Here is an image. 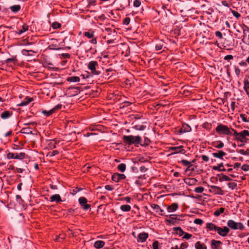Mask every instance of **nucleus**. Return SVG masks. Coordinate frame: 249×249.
<instances>
[{
	"label": "nucleus",
	"mask_w": 249,
	"mask_h": 249,
	"mask_svg": "<svg viewBox=\"0 0 249 249\" xmlns=\"http://www.w3.org/2000/svg\"><path fill=\"white\" fill-rule=\"evenodd\" d=\"M124 142L126 144L131 145L135 144L136 145L141 144L142 138L140 136H134L133 135L124 136L123 137Z\"/></svg>",
	"instance_id": "obj_1"
},
{
	"label": "nucleus",
	"mask_w": 249,
	"mask_h": 249,
	"mask_svg": "<svg viewBox=\"0 0 249 249\" xmlns=\"http://www.w3.org/2000/svg\"><path fill=\"white\" fill-rule=\"evenodd\" d=\"M216 133L219 135H231L232 133L230 130V128L226 125L222 124H218L215 128Z\"/></svg>",
	"instance_id": "obj_2"
},
{
	"label": "nucleus",
	"mask_w": 249,
	"mask_h": 249,
	"mask_svg": "<svg viewBox=\"0 0 249 249\" xmlns=\"http://www.w3.org/2000/svg\"><path fill=\"white\" fill-rule=\"evenodd\" d=\"M227 226L228 228H231V229L236 230H243L244 229V226L241 222H236L233 220H229L227 222Z\"/></svg>",
	"instance_id": "obj_3"
},
{
	"label": "nucleus",
	"mask_w": 249,
	"mask_h": 249,
	"mask_svg": "<svg viewBox=\"0 0 249 249\" xmlns=\"http://www.w3.org/2000/svg\"><path fill=\"white\" fill-rule=\"evenodd\" d=\"M98 67V63L96 61H90L88 65V69L90 71L91 74L93 75H98L100 72L96 70Z\"/></svg>",
	"instance_id": "obj_4"
},
{
	"label": "nucleus",
	"mask_w": 249,
	"mask_h": 249,
	"mask_svg": "<svg viewBox=\"0 0 249 249\" xmlns=\"http://www.w3.org/2000/svg\"><path fill=\"white\" fill-rule=\"evenodd\" d=\"M26 157V154L24 152L20 153H9L7 155V158L8 159H17L22 160Z\"/></svg>",
	"instance_id": "obj_5"
},
{
	"label": "nucleus",
	"mask_w": 249,
	"mask_h": 249,
	"mask_svg": "<svg viewBox=\"0 0 249 249\" xmlns=\"http://www.w3.org/2000/svg\"><path fill=\"white\" fill-rule=\"evenodd\" d=\"M80 92V88L70 87L66 90V94L70 97H73L78 94Z\"/></svg>",
	"instance_id": "obj_6"
},
{
	"label": "nucleus",
	"mask_w": 249,
	"mask_h": 249,
	"mask_svg": "<svg viewBox=\"0 0 249 249\" xmlns=\"http://www.w3.org/2000/svg\"><path fill=\"white\" fill-rule=\"evenodd\" d=\"M169 151H172L171 155L178 153L184 154L186 153V150L183 149V146L182 145L179 146L170 147H169Z\"/></svg>",
	"instance_id": "obj_7"
},
{
	"label": "nucleus",
	"mask_w": 249,
	"mask_h": 249,
	"mask_svg": "<svg viewBox=\"0 0 249 249\" xmlns=\"http://www.w3.org/2000/svg\"><path fill=\"white\" fill-rule=\"evenodd\" d=\"M84 36L88 38H91V40L89 41L91 43L93 44H97V39L96 37H94V31L90 29L87 32H84Z\"/></svg>",
	"instance_id": "obj_8"
},
{
	"label": "nucleus",
	"mask_w": 249,
	"mask_h": 249,
	"mask_svg": "<svg viewBox=\"0 0 249 249\" xmlns=\"http://www.w3.org/2000/svg\"><path fill=\"white\" fill-rule=\"evenodd\" d=\"M230 232V229L226 226H224L223 228H221L220 227H218L217 232V233L222 236V237H225L226 236L229 232Z\"/></svg>",
	"instance_id": "obj_9"
},
{
	"label": "nucleus",
	"mask_w": 249,
	"mask_h": 249,
	"mask_svg": "<svg viewBox=\"0 0 249 249\" xmlns=\"http://www.w3.org/2000/svg\"><path fill=\"white\" fill-rule=\"evenodd\" d=\"M210 191L215 194L222 195L224 194V191L219 187L216 186H211L210 187Z\"/></svg>",
	"instance_id": "obj_10"
},
{
	"label": "nucleus",
	"mask_w": 249,
	"mask_h": 249,
	"mask_svg": "<svg viewBox=\"0 0 249 249\" xmlns=\"http://www.w3.org/2000/svg\"><path fill=\"white\" fill-rule=\"evenodd\" d=\"M125 178V176L124 174H121L119 173H115L112 176V180L115 182H118Z\"/></svg>",
	"instance_id": "obj_11"
},
{
	"label": "nucleus",
	"mask_w": 249,
	"mask_h": 249,
	"mask_svg": "<svg viewBox=\"0 0 249 249\" xmlns=\"http://www.w3.org/2000/svg\"><path fill=\"white\" fill-rule=\"evenodd\" d=\"M222 244V242L213 239L211 241V249H221V245Z\"/></svg>",
	"instance_id": "obj_12"
},
{
	"label": "nucleus",
	"mask_w": 249,
	"mask_h": 249,
	"mask_svg": "<svg viewBox=\"0 0 249 249\" xmlns=\"http://www.w3.org/2000/svg\"><path fill=\"white\" fill-rule=\"evenodd\" d=\"M150 207L156 213H159L160 215H163V210L160 208V207L156 204V203H149Z\"/></svg>",
	"instance_id": "obj_13"
},
{
	"label": "nucleus",
	"mask_w": 249,
	"mask_h": 249,
	"mask_svg": "<svg viewBox=\"0 0 249 249\" xmlns=\"http://www.w3.org/2000/svg\"><path fill=\"white\" fill-rule=\"evenodd\" d=\"M184 181L186 184L192 186L196 184L197 180L195 178H187L184 179Z\"/></svg>",
	"instance_id": "obj_14"
},
{
	"label": "nucleus",
	"mask_w": 249,
	"mask_h": 249,
	"mask_svg": "<svg viewBox=\"0 0 249 249\" xmlns=\"http://www.w3.org/2000/svg\"><path fill=\"white\" fill-rule=\"evenodd\" d=\"M212 155L214 158L222 160L223 159V157L226 155V153L223 151L219 150L217 152L213 153Z\"/></svg>",
	"instance_id": "obj_15"
},
{
	"label": "nucleus",
	"mask_w": 249,
	"mask_h": 249,
	"mask_svg": "<svg viewBox=\"0 0 249 249\" xmlns=\"http://www.w3.org/2000/svg\"><path fill=\"white\" fill-rule=\"evenodd\" d=\"M211 145H212V146H213L214 147L218 148V149L222 148L224 146V143L220 141L213 142L211 143Z\"/></svg>",
	"instance_id": "obj_16"
},
{
	"label": "nucleus",
	"mask_w": 249,
	"mask_h": 249,
	"mask_svg": "<svg viewBox=\"0 0 249 249\" xmlns=\"http://www.w3.org/2000/svg\"><path fill=\"white\" fill-rule=\"evenodd\" d=\"M27 204L25 203H16L15 209L17 211H20L26 209Z\"/></svg>",
	"instance_id": "obj_17"
},
{
	"label": "nucleus",
	"mask_w": 249,
	"mask_h": 249,
	"mask_svg": "<svg viewBox=\"0 0 249 249\" xmlns=\"http://www.w3.org/2000/svg\"><path fill=\"white\" fill-rule=\"evenodd\" d=\"M218 227L215 224L209 222L206 224V228L208 229L210 231H214L217 232Z\"/></svg>",
	"instance_id": "obj_18"
},
{
	"label": "nucleus",
	"mask_w": 249,
	"mask_h": 249,
	"mask_svg": "<svg viewBox=\"0 0 249 249\" xmlns=\"http://www.w3.org/2000/svg\"><path fill=\"white\" fill-rule=\"evenodd\" d=\"M148 237V234L146 232L140 233L138 236L139 241L141 242H144L146 241Z\"/></svg>",
	"instance_id": "obj_19"
},
{
	"label": "nucleus",
	"mask_w": 249,
	"mask_h": 249,
	"mask_svg": "<svg viewBox=\"0 0 249 249\" xmlns=\"http://www.w3.org/2000/svg\"><path fill=\"white\" fill-rule=\"evenodd\" d=\"M243 83L244 89L249 98V81L247 79H245L244 80Z\"/></svg>",
	"instance_id": "obj_20"
},
{
	"label": "nucleus",
	"mask_w": 249,
	"mask_h": 249,
	"mask_svg": "<svg viewBox=\"0 0 249 249\" xmlns=\"http://www.w3.org/2000/svg\"><path fill=\"white\" fill-rule=\"evenodd\" d=\"M12 114L13 113L12 111L6 110L1 113L0 117L2 119H6L9 118Z\"/></svg>",
	"instance_id": "obj_21"
},
{
	"label": "nucleus",
	"mask_w": 249,
	"mask_h": 249,
	"mask_svg": "<svg viewBox=\"0 0 249 249\" xmlns=\"http://www.w3.org/2000/svg\"><path fill=\"white\" fill-rule=\"evenodd\" d=\"M195 247L196 249H207V246L200 241H197L195 243Z\"/></svg>",
	"instance_id": "obj_22"
},
{
	"label": "nucleus",
	"mask_w": 249,
	"mask_h": 249,
	"mask_svg": "<svg viewBox=\"0 0 249 249\" xmlns=\"http://www.w3.org/2000/svg\"><path fill=\"white\" fill-rule=\"evenodd\" d=\"M50 200L51 202L56 201V202H60L62 201L61 199V197L58 194H55L52 196L50 197Z\"/></svg>",
	"instance_id": "obj_23"
},
{
	"label": "nucleus",
	"mask_w": 249,
	"mask_h": 249,
	"mask_svg": "<svg viewBox=\"0 0 249 249\" xmlns=\"http://www.w3.org/2000/svg\"><path fill=\"white\" fill-rule=\"evenodd\" d=\"M195 161V160H193L192 161H188L186 160H182L180 161V162L185 166H187L189 168H190L192 166V163H194Z\"/></svg>",
	"instance_id": "obj_24"
},
{
	"label": "nucleus",
	"mask_w": 249,
	"mask_h": 249,
	"mask_svg": "<svg viewBox=\"0 0 249 249\" xmlns=\"http://www.w3.org/2000/svg\"><path fill=\"white\" fill-rule=\"evenodd\" d=\"M105 243L103 241L98 240L96 241L94 244V247L97 249L102 248L105 245Z\"/></svg>",
	"instance_id": "obj_25"
},
{
	"label": "nucleus",
	"mask_w": 249,
	"mask_h": 249,
	"mask_svg": "<svg viewBox=\"0 0 249 249\" xmlns=\"http://www.w3.org/2000/svg\"><path fill=\"white\" fill-rule=\"evenodd\" d=\"M191 130V127L187 124L183 125L182 127L180 130V132L181 133L188 132Z\"/></svg>",
	"instance_id": "obj_26"
},
{
	"label": "nucleus",
	"mask_w": 249,
	"mask_h": 249,
	"mask_svg": "<svg viewBox=\"0 0 249 249\" xmlns=\"http://www.w3.org/2000/svg\"><path fill=\"white\" fill-rule=\"evenodd\" d=\"M217 176L219 177V181L220 182L223 181H230L231 180V178H230L228 176L223 174H218Z\"/></svg>",
	"instance_id": "obj_27"
},
{
	"label": "nucleus",
	"mask_w": 249,
	"mask_h": 249,
	"mask_svg": "<svg viewBox=\"0 0 249 249\" xmlns=\"http://www.w3.org/2000/svg\"><path fill=\"white\" fill-rule=\"evenodd\" d=\"M33 101V99L31 98L26 97L24 101H22L19 105V106H25L29 104L30 102Z\"/></svg>",
	"instance_id": "obj_28"
},
{
	"label": "nucleus",
	"mask_w": 249,
	"mask_h": 249,
	"mask_svg": "<svg viewBox=\"0 0 249 249\" xmlns=\"http://www.w3.org/2000/svg\"><path fill=\"white\" fill-rule=\"evenodd\" d=\"M221 167H223V163H221L218 164L217 166H213V170H216L218 171H226V170L224 168H221Z\"/></svg>",
	"instance_id": "obj_29"
},
{
	"label": "nucleus",
	"mask_w": 249,
	"mask_h": 249,
	"mask_svg": "<svg viewBox=\"0 0 249 249\" xmlns=\"http://www.w3.org/2000/svg\"><path fill=\"white\" fill-rule=\"evenodd\" d=\"M178 208V203H172L167 207L169 212H172L176 211Z\"/></svg>",
	"instance_id": "obj_30"
},
{
	"label": "nucleus",
	"mask_w": 249,
	"mask_h": 249,
	"mask_svg": "<svg viewBox=\"0 0 249 249\" xmlns=\"http://www.w3.org/2000/svg\"><path fill=\"white\" fill-rule=\"evenodd\" d=\"M80 79L78 76H71L67 78V81L70 82H79Z\"/></svg>",
	"instance_id": "obj_31"
},
{
	"label": "nucleus",
	"mask_w": 249,
	"mask_h": 249,
	"mask_svg": "<svg viewBox=\"0 0 249 249\" xmlns=\"http://www.w3.org/2000/svg\"><path fill=\"white\" fill-rule=\"evenodd\" d=\"M11 11L14 13H17L20 11L21 6L19 5H14L10 7Z\"/></svg>",
	"instance_id": "obj_32"
},
{
	"label": "nucleus",
	"mask_w": 249,
	"mask_h": 249,
	"mask_svg": "<svg viewBox=\"0 0 249 249\" xmlns=\"http://www.w3.org/2000/svg\"><path fill=\"white\" fill-rule=\"evenodd\" d=\"M164 45V42L163 40H160L156 45L155 49L157 51L161 50Z\"/></svg>",
	"instance_id": "obj_33"
},
{
	"label": "nucleus",
	"mask_w": 249,
	"mask_h": 249,
	"mask_svg": "<svg viewBox=\"0 0 249 249\" xmlns=\"http://www.w3.org/2000/svg\"><path fill=\"white\" fill-rule=\"evenodd\" d=\"M173 230L176 231V234H178L180 236L183 235L184 233V231L179 227H174Z\"/></svg>",
	"instance_id": "obj_34"
},
{
	"label": "nucleus",
	"mask_w": 249,
	"mask_h": 249,
	"mask_svg": "<svg viewBox=\"0 0 249 249\" xmlns=\"http://www.w3.org/2000/svg\"><path fill=\"white\" fill-rule=\"evenodd\" d=\"M28 30V26L26 24H24L22 25V29H20V30H18L17 32V33L18 35H21L22 33H23L24 32H25Z\"/></svg>",
	"instance_id": "obj_35"
},
{
	"label": "nucleus",
	"mask_w": 249,
	"mask_h": 249,
	"mask_svg": "<svg viewBox=\"0 0 249 249\" xmlns=\"http://www.w3.org/2000/svg\"><path fill=\"white\" fill-rule=\"evenodd\" d=\"M231 129L232 131H233V136L235 137V138L236 140L239 141L241 142H244V141L242 139H241L240 137H238V136L239 135V133L237 132L235 129L231 128Z\"/></svg>",
	"instance_id": "obj_36"
},
{
	"label": "nucleus",
	"mask_w": 249,
	"mask_h": 249,
	"mask_svg": "<svg viewBox=\"0 0 249 249\" xmlns=\"http://www.w3.org/2000/svg\"><path fill=\"white\" fill-rule=\"evenodd\" d=\"M20 132L23 134H31L32 133V131L31 130L29 127H24L21 130Z\"/></svg>",
	"instance_id": "obj_37"
},
{
	"label": "nucleus",
	"mask_w": 249,
	"mask_h": 249,
	"mask_svg": "<svg viewBox=\"0 0 249 249\" xmlns=\"http://www.w3.org/2000/svg\"><path fill=\"white\" fill-rule=\"evenodd\" d=\"M224 210L225 208H220L218 209L214 212L213 214L216 216H218L224 212Z\"/></svg>",
	"instance_id": "obj_38"
},
{
	"label": "nucleus",
	"mask_w": 249,
	"mask_h": 249,
	"mask_svg": "<svg viewBox=\"0 0 249 249\" xmlns=\"http://www.w3.org/2000/svg\"><path fill=\"white\" fill-rule=\"evenodd\" d=\"M120 209L124 212H128L131 209V207L129 205H123L121 206Z\"/></svg>",
	"instance_id": "obj_39"
},
{
	"label": "nucleus",
	"mask_w": 249,
	"mask_h": 249,
	"mask_svg": "<svg viewBox=\"0 0 249 249\" xmlns=\"http://www.w3.org/2000/svg\"><path fill=\"white\" fill-rule=\"evenodd\" d=\"M82 190V188H78V187L73 188L70 189V193L72 195H74L76 194L79 191Z\"/></svg>",
	"instance_id": "obj_40"
},
{
	"label": "nucleus",
	"mask_w": 249,
	"mask_h": 249,
	"mask_svg": "<svg viewBox=\"0 0 249 249\" xmlns=\"http://www.w3.org/2000/svg\"><path fill=\"white\" fill-rule=\"evenodd\" d=\"M117 168L121 172H124L125 170L126 165L124 163H121L118 165Z\"/></svg>",
	"instance_id": "obj_41"
},
{
	"label": "nucleus",
	"mask_w": 249,
	"mask_h": 249,
	"mask_svg": "<svg viewBox=\"0 0 249 249\" xmlns=\"http://www.w3.org/2000/svg\"><path fill=\"white\" fill-rule=\"evenodd\" d=\"M81 207L84 210H88L90 207V205L88 203H79Z\"/></svg>",
	"instance_id": "obj_42"
},
{
	"label": "nucleus",
	"mask_w": 249,
	"mask_h": 249,
	"mask_svg": "<svg viewBox=\"0 0 249 249\" xmlns=\"http://www.w3.org/2000/svg\"><path fill=\"white\" fill-rule=\"evenodd\" d=\"M44 115H45L46 116H50V115L52 114L54 112V109H51V110H50L49 111H46V110H43L42 111V112Z\"/></svg>",
	"instance_id": "obj_43"
},
{
	"label": "nucleus",
	"mask_w": 249,
	"mask_h": 249,
	"mask_svg": "<svg viewBox=\"0 0 249 249\" xmlns=\"http://www.w3.org/2000/svg\"><path fill=\"white\" fill-rule=\"evenodd\" d=\"M204 188L203 187L200 186L195 188L194 191L197 193H201L203 192Z\"/></svg>",
	"instance_id": "obj_44"
},
{
	"label": "nucleus",
	"mask_w": 249,
	"mask_h": 249,
	"mask_svg": "<svg viewBox=\"0 0 249 249\" xmlns=\"http://www.w3.org/2000/svg\"><path fill=\"white\" fill-rule=\"evenodd\" d=\"M30 53H34V52L32 50H23L22 51V53L23 54L25 55H32Z\"/></svg>",
	"instance_id": "obj_45"
},
{
	"label": "nucleus",
	"mask_w": 249,
	"mask_h": 249,
	"mask_svg": "<svg viewBox=\"0 0 249 249\" xmlns=\"http://www.w3.org/2000/svg\"><path fill=\"white\" fill-rule=\"evenodd\" d=\"M228 186L231 189H234L237 187V184L235 182H229L228 183Z\"/></svg>",
	"instance_id": "obj_46"
},
{
	"label": "nucleus",
	"mask_w": 249,
	"mask_h": 249,
	"mask_svg": "<svg viewBox=\"0 0 249 249\" xmlns=\"http://www.w3.org/2000/svg\"><path fill=\"white\" fill-rule=\"evenodd\" d=\"M141 5V1L140 0H135L133 2V5L135 7H139Z\"/></svg>",
	"instance_id": "obj_47"
},
{
	"label": "nucleus",
	"mask_w": 249,
	"mask_h": 249,
	"mask_svg": "<svg viewBox=\"0 0 249 249\" xmlns=\"http://www.w3.org/2000/svg\"><path fill=\"white\" fill-rule=\"evenodd\" d=\"M150 142V141L148 138H145L144 141V143L142 144L141 143V144H140L142 146H146V145H148L149 144Z\"/></svg>",
	"instance_id": "obj_48"
},
{
	"label": "nucleus",
	"mask_w": 249,
	"mask_h": 249,
	"mask_svg": "<svg viewBox=\"0 0 249 249\" xmlns=\"http://www.w3.org/2000/svg\"><path fill=\"white\" fill-rule=\"evenodd\" d=\"M184 235L183 236L182 238L185 239L186 240H188V239H190L191 238V237L192 236V235L189 233L184 232Z\"/></svg>",
	"instance_id": "obj_49"
},
{
	"label": "nucleus",
	"mask_w": 249,
	"mask_h": 249,
	"mask_svg": "<svg viewBox=\"0 0 249 249\" xmlns=\"http://www.w3.org/2000/svg\"><path fill=\"white\" fill-rule=\"evenodd\" d=\"M194 223L196 224H198V225H202L203 223V221L201 219H199V218H196V219H195L194 221Z\"/></svg>",
	"instance_id": "obj_50"
},
{
	"label": "nucleus",
	"mask_w": 249,
	"mask_h": 249,
	"mask_svg": "<svg viewBox=\"0 0 249 249\" xmlns=\"http://www.w3.org/2000/svg\"><path fill=\"white\" fill-rule=\"evenodd\" d=\"M231 13L233 16H234L236 18H238L241 17V15L236 11L231 10Z\"/></svg>",
	"instance_id": "obj_51"
},
{
	"label": "nucleus",
	"mask_w": 249,
	"mask_h": 249,
	"mask_svg": "<svg viewBox=\"0 0 249 249\" xmlns=\"http://www.w3.org/2000/svg\"><path fill=\"white\" fill-rule=\"evenodd\" d=\"M65 236L64 235H59L58 236H56L55 238V241L56 242H60V239L63 240L65 239Z\"/></svg>",
	"instance_id": "obj_52"
},
{
	"label": "nucleus",
	"mask_w": 249,
	"mask_h": 249,
	"mask_svg": "<svg viewBox=\"0 0 249 249\" xmlns=\"http://www.w3.org/2000/svg\"><path fill=\"white\" fill-rule=\"evenodd\" d=\"M52 27L53 29L59 28L61 27V24L58 22H53L52 24Z\"/></svg>",
	"instance_id": "obj_53"
},
{
	"label": "nucleus",
	"mask_w": 249,
	"mask_h": 249,
	"mask_svg": "<svg viewBox=\"0 0 249 249\" xmlns=\"http://www.w3.org/2000/svg\"><path fill=\"white\" fill-rule=\"evenodd\" d=\"M118 200L120 201H126L127 202H129L130 201V198L128 196L122 197Z\"/></svg>",
	"instance_id": "obj_54"
},
{
	"label": "nucleus",
	"mask_w": 249,
	"mask_h": 249,
	"mask_svg": "<svg viewBox=\"0 0 249 249\" xmlns=\"http://www.w3.org/2000/svg\"><path fill=\"white\" fill-rule=\"evenodd\" d=\"M130 19L129 18L126 17L123 19V24L127 25L129 24Z\"/></svg>",
	"instance_id": "obj_55"
},
{
	"label": "nucleus",
	"mask_w": 249,
	"mask_h": 249,
	"mask_svg": "<svg viewBox=\"0 0 249 249\" xmlns=\"http://www.w3.org/2000/svg\"><path fill=\"white\" fill-rule=\"evenodd\" d=\"M188 244L187 242L182 243L181 244L179 249H185L187 248Z\"/></svg>",
	"instance_id": "obj_56"
},
{
	"label": "nucleus",
	"mask_w": 249,
	"mask_h": 249,
	"mask_svg": "<svg viewBox=\"0 0 249 249\" xmlns=\"http://www.w3.org/2000/svg\"><path fill=\"white\" fill-rule=\"evenodd\" d=\"M241 169L244 171H249V165L243 164L241 167Z\"/></svg>",
	"instance_id": "obj_57"
},
{
	"label": "nucleus",
	"mask_w": 249,
	"mask_h": 249,
	"mask_svg": "<svg viewBox=\"0 0 249 249\" xmlns=\"http://www.w3.org/2000/svg\"><path fill=\"white\" fill-rule=\"evenodd\" d=\"M240 69L238 67L235 66V72L238 77L240 76Z\"/></svg>",
	"instance_id": "obj_58"
},
{
	"label": "nucleus",
	"mask_w": 249,
	"mask_h": 249,
	"mask_svg": "<svg viewBox=\"0 0 249 249\" xmlns=\"http://www.w3.org/2000/svg\"><path fill=\"white\" fill-rule=\"evenodd\" d=\"M159 242L158 241H154L152 244L153 249H158Z\"/></svg>",
	"instance_id": "obj_59"
},
{
	"label": "nucleus",
	"mask_w": 249,
	"mask_h": 249,
	"mask_svg": "<svg viewBox=\"0 0 249 249\" xmlns=\"http://www.w3.org/2000/svg\"><path fill=\"white\" fill-rule=\"evenodd\" d=\"M215 36L219 38L220 39H222L223 38V35L221 32L219 31H217L215 33Z\"/></svg>",
	"instance_id": "obj_60"
},
{
	"label": "nucleus",
	"mask_w": 249,
	"mask_h": 249,
	"mask_svg": "<svg viewBox=\"0 0 249 249\" xmlns=\"http://www.w3.org/2000/svg\"><path fill=\"white\" fill-rule=\"evenodd\" d=\"M240 116L243 122H249V120H247V117L245 114H241L240 115Z\"/></svg>",
	"instance_id": "obj_61"
},
{
	"label": "nucleus",
	"mask_w": 249,
	"mask_h": 249,
	"mask_svg": "<svg viewBox=\"0 0 249 249\" xmlns=\"http://www.w3.org/2000/svg\"><path fill=\"white\" fill-rule=\"evenodd\" d=\"M81 76L83 78V79H88L89 78L91 77V75L89 72H87L86 74H81Z\"/></svg>",
	"instance_id": "obj_62"
},
{
	"label": "nucleus",
	"mask_w": 249,
	"mask_h": 249,
	"mask_svg": "<svg viewBox=\"0 0 249 249\" xmlns=\"http://www.w3.org/2000/svg\"><path fill=\"white\" fill-rule=\"evenodd\" d=\"M59 153L58 151L57 150H54L52 152H51L49 153L50 157H53Z\"/></svg>",
	"instance_id": "obj_63"
},
{
	"label": "nucleus",
	"mask_w": 249,
	"mask_h": 249,
	"mask_svg": "<svg viewBox=\"0 0 249 249\" xmlns=\"http://www.w3.org/2000/svg\"><path fill=\"white\" fill-rule=\"evenodd\" d=\"M202 159L203 160L207 162L209 160V158L208 156L204 155L202 156Z\"/></svg>",
	"instance_id": "obj_64"
}]
</instances>
